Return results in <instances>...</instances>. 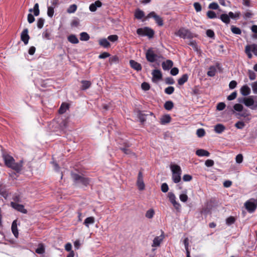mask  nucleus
Listing matches in <instances>:
<instances>
[{"label":"nucleus","instance_id":"obj_1","mask_svg":"<svg viewBox=\"0 0 257 257\" xmlns=\"http://www.w3.org/2000/svg\"><path fill=\"white\" fill-rule=\"evenodd\" d=\"M71 175L75 185L83 187H86L89 184L90 180L88 178L74 173H72Z\"/></svg>","mask_w":257,"mask_h":257},{"label":"nucleus","instance_id":"obj_2","mask_svg":"<svg viewBox=\"0 0 257 257\" xmlns=\"http://www.w3.org/2000/svg\"><path fill=\"white\" fill-rule=\"evenodd\" d=\"M170 169L172 173V180L175 183H179L181 180L182 170L181 167L176 164L171 165Z\"/></svg>","mask_w":257,"mask_h":257},{"label":"nucleus","instance_id":"obj_3","mask_svg":"<svg viewBox=\"0 0 257 257\" xmlns=\"http://www.w3.org/2000/svg\"><path fill=\"white\" fill-rule=\"evenodd\" d=\"M244 207L249 213H253L257 208V199H250L244 203Z\"/></svg>","mask_w":257,"mask_h":257},{"label":"nucleus","instance_id":"obj_4","mask_svg":"<svg viewBox=\"0 0 257 257\" xmlns=\"http://www.w3.org/2000/svg\"><path fill=\"white\" fill-rule=\"evenodd\" d=\"M137 33L140 36H148L149 38H153L154 35V31L149 27L139 28L137 30Z\"/></svg>","mask_w":257,"mask_h":257},{"label":"nucleus","instance_id":"obj_5","mask_svg":"<svg viewBox=\"0 0 257 257\" xmlns=\"http://www.w3.org/2000/svg\"><path fill=\"white\" fill-rule=\"evenodd\" d=\"M175 34L183 39H190L192 37V34L191 32L184 28H180L178 31L175 32Z\"/></svg>","mask_w":257,"mask_h":257},{"label":"nucleus","instance_id":"obj_6","mask_svg":"<svg viewBox=\"0 0 257 257\" xmlns=\"http://www.w3.org/2000/svg\"><path fill=\"white\" fill-rule=\"evenodd\" d=\"M146 57L148 61L153 63L157 60L158 56L153 48H149L146 53Z\"/></svg>","mask_w":257,"mask_h":257},{"label":"nucleus","instance_id":"obj_7","mask_svg":"<svg viewBox=\"0 0 257 257\" xmlns=\"http://www.w3.org/2000/svg\"><path fill=\"white\" fill-rule=\"evenodd\" d=\"M150 18H153L156 23L159 26H162L164 24L162 19L159 16L157 15L154 12L150 13L147 16V19Z\"/></svg>","mask_w":257,"mask_h":257},{"label":"nucleus","instance_id":"obj_8","mask_svg":"<svg viewBox=\"0 0 257 257\" xmlns=\"http://www.w3.org/2000/svg\"><path fill=\"white\" fill-rule=\"evenodd\" d=\"M217 69L219 70H221V65L219 63H216L215 66H211L209 67V71L207 72V75L210 77L215 76Z\"/></svg>","mask_w":257,"mask_h":257},{"label":"nucleus","instance_id":"obj_9","mask_svg":"<svg viewBox=\"0 0 257 257\" xmlns=\"http://www.w3.org/2000/svg\"><path fill=\"white\" fill-rule=\"evenodd\" d=\"M137 184L140 190H143L145 189V185L143 180V174L141 172H139L138 174Z\"/></svg>","mask_w":257,"mask_h":257},{"label":"nucleus","instance_id":"obj_10","mask_svg":"<svg viewBox=\"0 0 257 257\" xmlns=\"http://www.w3.org/2000/svg\"><path fill=\"white\" fill-rule=\"evenodd\" d=\"M21 39L25 45L28 43L30 37L28 35V29L26 28L23 30L21 35Z\"/></svg>","mask_w":257,"mask_h":257},{"label":"nucleus","instance_id":"obj_11","mask_svg":"<svg viewBox=\"0 0 257 257\" xmlns=\"http://www.w3.org/2000/svg\"><path fill=\"white\" fill-rule=\"evenodd\" d=\"M11 206L13 208L15 209L16 210H18V211H20L23 213H27V211L26 209L24 208V206L23 205L18 204L16 202H11Z\"/></svg>","mask_w":257,"mask_h":257},{"label":"nucleus","instance_id":"obj_12","mask_svg":"<svg viewBox=\"0 0 257 257\" xmlns=\"http://www.w3.org/2000/svg\"><path fill=\"white\" fill-rule=\"evenodd\" d=\"M3 158L6 166L10 167L14 162V158L9 155H3Z\"/></svg>","mask_w":257,"mask_h":257},{"label":"nucleus","instance_id":"obj_13","mask_svg":"<svg viewBox=\"0 0 257 257\" xmlns=\"http://www.w3.org/2000/svg\"><path fill=\"white\" fill-rule=\"evenodd\" d=\"M162 234H163V232H162ZM163 238L164 236L163 234L161 235L160 236L155 237L153 241V244L152 246L153 247L159 246L161 242L163 239Z\"/></svg>","mask_w":257,"mask_h":257},{"label":"nucleus","instance_id":"obj_14","mask_svg":"<svg viewBox=\"0 0 257 257\" xmlns=\"http://www.w3.org/2000/svg\"><path fill=\"white\" fill-rule=\"evenodd\" d=\"M102 5V3L100 1H96L89 6V10L92 12H94L98 8L101 7Z\"/></svg>","mask_w":257,"mask_h":257},{"label":"nucleus","instance_id":"obj_15","mask_svg":"<svg viewBox=\"0 0 257 257\" xmlns=\"http://www.w3.org/2000/svg\"><path fill=\"white\" fill-rule=\"evenodd\" d=\"M152 74L153 75V81H154L155 79L160 80L162 78V74L160 70L155 69L152 71Z\"/></svg>","mask_w":257,"mask_h":257},{"label":"nucleus","instance_id":"obj_16","mask_svg":"<svg viewBox=\"0 0 257 257\" xmlns=\"http://www.w3.org/2000/svg\"><path fill=\"white\" fill-rule=\"evenodd\" d=\"M130 64L132 68L137 71H139L142 70L141 65L134 60H131L130 61Z\"/></svg>","mask_w":257,"mask_h":257},{"label":"nucleus","instance_id":"obj_17","mask_svg":"<svg viewBox=\"0 0 257 257\" xmlns=\"http://www.w3.org/2000/svg\"><path fill=\"white\" fill-rule=\"evenodd\" d=\"M23 166V161H21L19 163H15L14 162L12 164V166L10 167V168H12L13 170H15L17 172H19L21 171L22 168Z\"/></svg>","mask_w":257,"mask_h":257},{"label":"nucleus","instance_id":"obj_18","mask_svg":"<svg viewBox=\"0 0 257 257\" xmlns=\"http://www.w3.org/2000/svg\"><path fill=\"white\" fill-rule=\"evenodd\" d=\"M171 120V117L170 115H164L160 118V123L162 125H165L169 123Z\"/></svg>","mask_w":257,"mask_h":257},{"label":"nucleus","instance_id":"obj_19","mask_svg":"<svg viewBox=\"0 0 257 257\" xmlns=\"http://www.w3.org/2000/svg\"><path fill=\"white\" fill-rule=\"evenodd\" d=\"M173 63L172 61L170 60H167L166 61H164L162 63V68L164 70H168L172 67Z\"/></svg>","mask_w":257,"mask_h":257},{"label":"nucleus","instance_id":"obj_20","mask_svg":"<svg viewBox=\"0 0 257 257\" xmlns=\"http://www.w3.org/2000/svg\"><path fill=\"white\" fill-rule=\"evenodd\" d=\"M240 93L243 96H247L250 93V89L247 85H244L240 88Z\"/></svg>","mask_w":257,"mask_h":257},{"label":"nucleus","instance_id":"obj_21","mask_svg":"<svg viewBox=\"0 0 257 257\" xmlns=\"http://www.w3.org/2000/svg\"><path fill=\"white\" fill-rule=\"evenodd\" d=\"M225 130V127L224 125L218 123L215 125L214 131L216 133L220 134L223 132Z\"/></svg>","mask_w":257,"mask_h":257},{"label":"nucleus","instance_id":"obj_22","mask_svg":"<svg viewBox=\"0 0 257 257\" xmlns=\"http://www.w3.org/2000/svg\"><path fill=\"white\" fill-rule=\"evenodd\" d=\"M11 229L14 235L16 237H18L19 235V232L17 228V220H15L13 221L12 224Z\"/></svg>","mask_w":257,"mask_h":257},{"label":"nucleus","instance_id":"obj_23","mask_svg":"<svg viewBox=\"0 0 257 257\" xmlns=\"http://www.w3.org/2000/svg\"><path fill=\"white\" fill-rule=\"evenodd\" d=\"M196 154L199 157H209L210 153L206 150L203 149H198L196 151Z\"/></svg>","mask_w":257,"mask_h":257},{"label":"nucleus","instance_id":"obj_24","mask_svg":"<svg viewBox=\"0 0 257 257\" xmlns=\"http://www.w3.org/2000/svg\"><path fill=\"white\" fill-rule=\"evenodd\" d=\"M67 40L70 43L72 44H76L79 43V40L78 38H77L76 35L74 34H71L69 36H68L67 37Z\"/></svg>","mask_w":257,"mask_h":257},{"label":"nucleus","instance_id":"obj_25","mask_svg":"<svg viewBox=\"0 0 257 257\" xmlns=\"http://www.w3.org/2000/svg\"><path fill=\"white\" fill-rule=\"evenodd\" d=\"M253 96H249L248 97H245L244 105L247 107H250L254 104V100Z\"/></svg>","mask_w":257,"mask_h":257},{"label":"nucleus","instance_id":"obj_26","mask_svg":"<svg viewBox=\"0 0 257 257\" xmlns=\"http://www.w3.org/2000/svg\"><path fill=\"white\" fill-rule=\"evenodd\" d=\"M99 44L104 48H108L110 47V43L108 41V39L105 38L100 39L99 41Z\"/></svg>","mask_w":257,"mask_h":257},{"label":"nucleus","instance_id":"obj_27","mask_svg":"<svg viewBox=\"0 0 257 257\" xmlns=\"http://www.w3.org/2000/svg\"><path fill=\"white\" fill-rule=\"evenodd\" d=\"M69 108V105L66 103H62L59 109V113L63 114Z\"/></svg>","mask_w":257,"mask_h":257},{"label":"nucleus","instance_id":"obj_28","mask_svg":"<svg viewBox=\"0 0 257 257\" xmlns=\"http://www.w3.org/2000/svg\"><path fill=\"white\" fill-rule=\"evenodd\" d=\"M188 79V75L187 74H183L178 80V84L183 85Z\"/></svg>","mask_w":257,"mask_h":257},{"label":"nucleus","instance_id":"obj_29","mask_svg":"<svg viewBox=\"0 0 257 257\" xmlns=\"http://www.w3.org/2000/svg\"><path fill=\"white\" fill-rule=\"evenodd\" d=\"M220 19L226 24H228L230 23V18L228 15L224 14L220 16Z\"/></svg>","mask_w":257,"mask_h":257},{"label":"nucleus","instance_id":"obj_30","mask_svg":"<svg viewBox=\"0 0 257 257\" xmlns=\"http://www.w3.org/2000/svg\"><path fill=\"white\" fill-rule=\"evenodd\" d=\"M81 82L82 83L81 89L84 90L89 88L91 85V82L87 80H82Z\"/></svg>","mask_w":257,"mask_h":257},{"label":"nucleus","instance_id":"obj_31","mask_svg":"<svg viewBox=\"0 0 257 257\" xmlns=\"http://www.w3.org/2000/svg\"><path fill=\"white\" fill-rule=\"evenodd\" d=\"M135 18L137 19L140 20L142 19L145 16V14L143 11L140 10V9H138L136 10L135 13Z\"/></svg>","mask_w":257,"mask_h":257},{"label":"nucleus","instance_id":"obj_32","mask_svg":"<svg viewBox=\"0 0 257 257\" xmlns=\"http://www.w3.org/2000/svg\"><path fill=\"white\" fill-rule=\"evenodd\" d=\"M94 223V218L93 217H89L86 218L84 222V224L86 227H89L90 224H92Z\"/></svg>","mask_w":257,"mask_h":257},{"label":"nucleus","instance_id":"obj_33","mask_svg":"<svg viewBox=\"0 0 257 257\" xmlns=\"http://www.w3.org/2000/svg\"><path fill=\"white\" fill-rule=\"evenodd\" d=\"M174 106L173 102L171 101H167L164 104V108L167 110H171Z\"/></svg>","mask_w":257,"mask_h":257},{"label":"nucleus","instance_id":"obj_34","mask_svg":"<svg viewBox=\"0 0 257 257\" xmlns=\"http://www.w3.org/2000/svg\"><path fill=\"white\" fill-rule=\"evenodd\" d=\"M80 39L81 41H87L89 38V35L86 32H82L80 34Z\"/></svg>","mask_w":257,"mask_h":257},{"label":"nucleus","instance_id":"obj_35","mask_svg":"<svg viewBox=\"0 0 257 257\" xmlns=\"http://www.w3.org/2000/svg\"><path fill=\"white\" fill-rule=\"evenodd\" d=\"M77 6L75 4L71 5L68 8L67 12L68 13L71 14L74 13L77 10Z\"/></svg>","mask_w":257,"mask_h":257},{"label":"nucleus","instance_id":"obj_36","mask_svg":"<svg viewBox=\"0 0 257 257\" xmlns=\"http://www.w3.org/2000/svg\"><path fill=\"white\" fill-rule=\"evenodd\" d=\"M228 15H229V18H231V19H237L239 18L240 13V12H237L235 13H233L232 12H230L228 13Z\"/></svg>","mask_w":257,"mask_h":257},{"label":"nucleus","instance_id":"obj_37","mask_svg":"<svg viewBox=\"0 0 257 257\" xmlns=\"http://www.w3.org/2000/svg\"><path fill=\"white\" fill-rule=\"evenodd\" d=\"M231 32L234 34L240 35L241 33V30L239 28L234 26H231Z\"/></svg>","mask_w":257,"mask_h":257},{"label":"nucleus","instance_id":"obj_38","mask_svg":"<svg viewBox=\"0 0 257 257\" xmlns=\"http://www.w3.org/2000/svg\"><path fill=\"white\" fill-rule=\"evenodd\" d=\"M155 214L154 210L153 209H150L146 213V217L148 218H152Z\"/></svg>","mask_w":257,"mask_h":257},{"label":"nucleus","instance_id":"obj_39","mask_svg":"<svg viewBox=\"0 0 257 257\" xmlns=\"http://www.w3.org/2000/svg\"><path fill=\"white\" fill-rule=\"evenodd\" d=\"M168 196L170 201L172 204H174V203H175L176 202V197H175V194L171 192H169Z\"/></svg>","mask_w":257,"mask_h":257},{"label":"nucleus","instance_id":"obj_40","mask_svg":"<svg viewBox=\"0 0 257 257\" xmlns=\"http://www.w3.org/2000/svg\"><path fill=\"white\" fill-rule=\"evenodd\" d=\"M175 90L174 87L173 86H169L165 89V92L169 95L172 94Z\"/></svg>","mask_w":257,"mask_h":257},{"label":"nucleus","instance_id":"obj_41","mask_svg":"<svg viewBox=\"0 0 257 257\" xmlns=\"http://www.w3.org/2000/svg\"><path fill=\"white\" fill-rule=\"evenodd\" d=\"M36 252L38 254H43L45 252L44 246L42 244H39L38 247L36 249Z\"/></svg>","mask_w":257,"mask_h":257},{"label":"nucleus","instance_id":"obj_42","mask_svg":"<svg viewBox=\"0 0 257 257\" xmlns=\"http://www.w3.org/2000/svg\"><path fill=\"white\" fill-rule=\"evenodd\" d=\"M207 16L209 19H214L217 18L216 13L212 11H208L207 13Z\"/></svg>","mask_w":257,"mask_h":257},{"label":"nucleus","instance_id":"obj_43","mask_svg":"<svg viewBox=\"0 0 257 257\" xmlns=\"http://www.w3.org/2000/svg\"><path fill=\"white\" fill-rule=\"evenodd\" d=\"M248 75L250 80H253L256 78V74L252 70H248Z\"/></svg>","mask_w":257,"mask_h":257},{"label":"nucleus","instance_id":"obj_44","mask_svg":"<svg viewBox=\"0 0 257 257\" xmlns=\"http://www.w3.org/2000/svg\"><path fill=\"white\" fill-rule=\"evenodd\" d=\"M235 218L233 216H230L226 219V223L228 225H230L234 223Z\"/></svg>","mask_w":257,"mask_h":257},{"label":"nucleus","instance_id":"obj_45","mask_svg":"<svg viewBox=\"0 0 257 257\" xmlns=\"http://www.w3.org/2000/svg\"><path fill=\"white\" fill-rule=\"evenodd\" d=\"M243 107L242 105H241V104H239V103H236V104H234L233 106L234 110H235V111H238V112L241 111L243 109Z\"/></svg>","mask_w":257,"mask_h":257},{"label":"nucleus","instance_id":"obj_46","mask_svg":"<svg viewBox=\"0 0 257 257\" xmlns=\"http://www.w3.org/2000/svg\"><path fill=\"white\" fill-rule=\"evenodd\" d=\"M34 14L35 16H38L40 14V11L39 9V4L36 3L35 4L33 8Z\"/></svg>","mask_w":257,"mask_h":257},{"label":"nucleus","instance_id":"obj_47","mask_svg":"<svg viewBox=\"0 0 257 257\" xmlns=\"http://www.w3.org/2000/svg\"><path fill=\"white\" fill-rule=\"evenodd\" d=\"M196 134L198 137L201 138L205 134V130L203 128H199L197 130Z\"/></svg>","mask_w":257,"mask_h":257},{"label":"nucleus","instance_id":"obj_48","mask_svg":"<svg viewBox=\"0 0 257 257\" xmlns=\"http://www.w3.org/2000/svg\"><path fill=\"white\" fill-rule=\"evenodd\" d=\"M45 20L43 18H40L37 21V27L39 29H42L44 26Z\"/></svg>","mask_w":257,"mask_h":257},{"label":"nucleus","instance_id":"obj_49","mask_svg":"<svg viewBox=\"0 0 257 257\" xmlns=\"http://www.w3.org/2000/svg\"><path fill=\"white\" fill-rule=\"evenodd\" d=\"M206 34L207 37L212 39H214L215 34L213 30L208 29L206 31Z\"/></svg>","mask_w":257,"mask_h":257},{"label":"nucleus","instance_id":"obj_50","mask_svg":"<svg viewBox=\"0 0 257 257\" xmlns=\"http://www.w3.org/2000/svg\"><path fill=\"white\" fill-rule=\"evenodd\" d=\"M141 87H142L143 90H145V91H147V90H149L150 89V84L148 83L144 82L142 83Z\"/></svg>","mask_w":257,"mask_h":257},{"label":"nucleus","instance_id":"obj_51","mask_svg":"<svg viewBox=\"0 0 257 257\" xmlns=\"http://www.w3.org/2000/svg\"><path fill=\"white\" fill-rule=\"evenodd\" d=\"M118 36L116 35H110L107 37L108 40L112 42H114L118 40Z\"/></svg>","mask_w":257,"mask_h":257},{"label":"nucleus","instance_id":"obj_52","mask_svg":"<svg viewBox=\"0 0 257 257\" xmlns=\"http://www.w3.org/2000/svg\"><path fill=\"white\" fill-rule=\"evenodd\" d=\"M54 8L52 7H48V11H47V15L48 16L52 18L54 15Z\"/></svg>","mask_w":257,"mask_h":257},{"label":"nucleus","instance_id":"obj_53","mask_svg":"<svg viewBox=\"0 0 257 257\" xmlns=\"http://www.w3.org/2000/svg\"><path fill=\"white\" fill-rule=\"evenodd\" d=\"M194 9L197 12H200L202 10V7L201 5L197 2L194 3L193 4Z\"/></svg>","mask_w":257,"mask_h":257},{"label":"nucleus","instance_id":"obj_54","mask_svg":"<svg viewBox=\"0 0 257 257\" xmlns=\"http://www.w3.org/2000/svg\"><path fill=\"white\" fill-rule=\"evenodd\" d=\"M235 161L236 163L240 164L243 161V156L242 154H238L235 157Z\"/></svg>","mask_w":257,"mask_h":257},{"label":"nucleus","instance_id":"obj_55","mask_svg":"<svg viewBox=\"0 0 257 257\" xmlns=\"http://www.w3.org/2000/svg\"><path fill=\"white\" fill-rule=\"evenodd\" d=\"M120 150L125 154L130 155H135V154L132 152L131 150L127 148H121Z\"/></svg>","mask_w":257,"mask_h":257},{"label":"nucleus","instance_id":"obj_56","mask_svg":"<svg viewBox=\"0 0 257 257\" xmlns=\"http://www.w3.org/2000/svg\"><path fill=\"white\" fill-rule=\"evenodd\" d=\"M219 8L218 5L215 2H213L209 4L208 8L212 10H217Z\"/></svg>","mask_w":257,"mask_h":257},{"label":"nucleus","instance_id":"obj_57","mask_svg":"<svg viewBox=\"0 0 257 257\" xmlns=\"http://www.w3.org/2000/svg\"><path fill=\"white\" fill-rule=\"evenodd\" d=\"M245 124L243 121H238L235 124V126L238 129H242Z\"/></svg>","mask_w":257,"mask_h":257},{"label":"nucleus","instance_id":"obj_58","mask_svg":"<svg viewBox=\"0 0 257 257\" xmlns=\"http://www.w3.org/2000/svg\"><path fill=\"white\" fill-rule=\"evenodd\" d=\"M225 104L224 102H219L217 104L216 108L218 110H222L225 107Z\"/></svg>","mask_w":257,"mask_h":257},{"label":"nucleus","instance_id":"obj_59","mask_svg":"<svg viewBox=\"0 0 257 257\" xmlns=\"http://www.w3.org/2000/svg\"><path fill=\"white\" fill-rule=\"evenodd\" d=\"M169 190V187L167 183H164L161 185V191L164 192H167Z\"/></svg>","mask_w":257,"mask_h":257},{"label":"nucleus","instance_id":"obj_60","mask_svg":"<svg viewBox=\"0 0 257 257\" xmlns=\"http://www.w3.org/2000/svg\"><path fill=\"white\" fill-rule=\"evenodd\" d=\"M237 96V92L236 91L233 92L231 94L228 95L227 97V100H232L234 99Z\"/></svg>","mask_w":257,"mask_h":257},{"label":"nucleus","instance_id":"obj_61","mask_svg":"<svg viewBox=\"0 0 257 257\" xmlns=\"http://www.w3.org/2000/svg\"><path fill=\"white\" fill-rule=\"evenodd\" d=\"M165 83L167 84H173L175 83V81H174V79L171 77H167L165 79Z\"/></svg>","mask_w":257,"mask_h":257},{"label":"nucleus","instance_id":"obj_62","mask_svg":"<svg viewBox=\"0 0 257 257\" xmlns=\"http://www.w3.org/2000/svg\"><path fill=\"white\" fill-rule=\"evenodd\" d=\"M179 198L181 201L185 202L188 200V196L185 194H181L179 196Z\"/></svg>","mask_w":257,"mask_h":257},{"label":"nucleus","instance_id":"obj_63","mask_svg":"<svg viewBox=\"0 0 257 257\" xmlns=\"http://www.w3.org/2000/svg\"><path fill=\"white\" fill-rule=\"evenodd\" d=\"M237 82L235 80H232L229 84V87L230 89H233L236 87Z\"/></svg>","mask_w":257,"mask_h":257},{"label":"nucleus","instance_id":"obj_64","mask_svg":"<svg viewBox=\"0 0 257 257\" xmlns=\"http://www.w3.org/2000/svg\"><path fill=\"white\" fill-rule=\"evenodd\" d=\"M205 165L208 167H212L214 165V161L212 160H207L205 162Z\"/></svg>","mask_w":257,"mask_h":257}]
</instances>
